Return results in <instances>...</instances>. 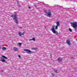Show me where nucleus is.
Masks as SVG:
<instances>
[{
	"label": "nucleus",
	"mask_w": 77,
	"mask_h": 77,
	"mask_svg": "<svg viewBox=\"0 0 77 77\" xmlns=\"http://www.w3.org/2000/svg\"><path fill=\"white\" fill-rule=\"evenodd\" d=\"M45 12L47 14V16L49 18H52L53 16H52V14H51V12L50 10H47L45 11Z\"/></svg>",
	"instance_id": "1"
},
{
	"label": "nucleus",
	"mask_w": 77,
	"mask_h": 77,
	"mask_svg": "<svg viewBox=\"0 0 77 77\" xmlns=\"http://www.w3.org/2000/svg\"><path fill=\"white\" fill-rule=\"evenodd\" d=\"M71 24V26L72 27L75 29H77V22H73L71 23H70Z\"/></svg>",
	"instance_id": "2"
},
{
	"label": "nucleus",
	"mask_w": 77,
	"mask_h": 77,
	"mask_svg": "<svg viewBox=\"0 0 77 77\" xmlns=\"http://www.w3.org/2000/svg\"><path fill=\"white\" fill-rule=\"evenodd\" d=\"M51 30L52 32L54 34H56V35H58L59 33L57 32V31H56V30H55V29H54V26H52V28L51 29Z\"/></svg>",
	"instance_id": "3"
},
{
	"label": "nucleus",
	"mask_w": 77,
	"mask_h": 77,
	"mask_svg": "<svg viewBox=\"0 0 77 77\" xmlns=\"http://www.w3.org/2000/svg\"><path fill=\"white\" fill-rule=\"evenodd\" d=\"M11 17H14L13 18V20H15V22L16 23V24H18V19H17V17L16 15H14V16L13 15H11Z\"/></svg>",
	"instance_id": "4"
},
{
	"label": "nucleus",
	"mask_w": 77,
	"mask_h": 77,
	"mask_svg": "<svg viewBox=\"0 0 77 77\" xmlns=\"http://www.w3.org/2000/svg\"><path fill=\"white\" fill-rule=\"evenodd\" d=\"M24 51H26V52H28V54H31L33 53V52L32 51L28 49H25L24 50Z\"/></svg>",
	"instance_id": "5"
},
{
	"label": "nucleus",
	"mask_w": 77,
	"mask_h": 77,
	"mask_svg": "<svg viewBox=\"0 0 77 77\" xmlns=\"http://www.w3.org/2000/svg\"><path fill=\"white\" fill-rule=\"evenodd\" d=\"M57 60L59 62H61L62 61V59L60 57H58Z\"/></svg>",
	"instance_id": "6"
},
{
	"label": "nucleus",
	"mask_w": 77,
	"mask_h": 77,
	"mask_svg": "<svg viewBox=\"0 0 77 77\" xmlns=\"http://www.w3.org/2000/svg\"><path fill=\"white\" fill-rule=\"evenodd\" d=\"M24 32H23V33H21L20 32H19L18 35H19L20 36H21L22 35H24Z\"/></svg>",
	"instance_id": "7"
},
{
	"label": "nucleus",
	"mask_w": 77,
	"mask_h": 77,
	"mask_svg": "<svg viewBox=\"0 0 77 77\" xmlns=\"http://www.w3.org/2000/svg\"><path fill=\"white\" fill-rule=\"evenodd\" d=\"M66 42L69 45H71V43L70 42V41L69 40H67L66 41Z\"/></svg>",
	"instance_id": "8"
},
{
	"label": "nucleus",
	"mask_w": 77,
	"mask_h": 77,
	"mask_svg": "<svg viewBox=\"0 0 77 77\" xmlns=\"http://www.w3.org/2000/svg\"><path fill=\"white\" fill-rule=\"evenodd\" d=\"M56 24L57 26H60V22H59V21H57L56 22Z\"/></svg>",
	"instance_id": "9"
},
{
	"label": "nucleus",
	"mask_w": 77,
	"mask_h": 77,
	"mask_svg": "<svg viewBox=\"0 0 77 77\" xmlns=\"http://www.w3.org/2000/svg\"><path fill=\"white\" fill-rule=\"evenodd\" d=\"M1 61H2V62H6V60L4 59L1 60Z\"/></svg>",
	"instance_id": "10"
},
{
	"label": "nucleus",
	"mask_w": 77,
	"mask_h": 77,
	"mask_svg": "<svg viewBox=\"0 0 77 77\" xmlns=\"http://www.w3.org/2000/svg\"><path fill=\"white\" fill-rule=\"evenodd\" d=\"M14 50L15 51H18V48H14Z\"/></svg>",
	"instance_id": "11"
},
{
	"label": "nucleus",
	"mask_w": 77,
	"mask_h": 77,
	"mask_svg": "<svg viewBox=\"0 0 77 77\" xmlns=\"http://www.w3.org/2000/svg\"><path fill=\"white\" fill-rule=\"evenodd\" d=\"M2 57L4 58L5 59H8V58H7L5 56L2 55Z\"/></svg>",
	"instance_id": "12"
},
{
	"label": "nucleus",
	"mask_w": 77,
	"mask_h": 77,
	"mask_svg": "<svg viewBox=\"0 0 77 77\" xmlns=\"http://www.w3.org/2000/svg\"><path fill=\"white\" fill-rule=\"evenodd\" d=\"M54 71L56 73H58V72H57V70H56L55 69H53Z\"/></svg>",
	"instance_id": "13"
},
{
	"label": "nucleus",
	"mask_w": 77,
	"mask_h": 77,
	"mask_svg": "<svg viewBox=\"0 0 77 77\" xmlns=\"http://www.w3.org/2000/svg\"><path fill=\"white\" fill-rule=\"evenodd\" d=\"M58 26L57 25L55 27V29L56 30H57V29H58Z\"/></svg>",
	"instance_id": "14"
},
{
	"label": "nucleus",
	"mask_w": 77,
	"mask_h": 77,
	"mask_svg": "<svg viewBox=\"0 0 77 77\" xmlns=\"http://www.w3.org/2000/svg\"><path fill=\"white\" fill-rule=\"evenodd\" d=\"M2 50H6V48L5 47H3V48H2Z\"/></svg>",
	"instance_id": "15"
},
{
	"label": "nucleus",
	"mask_w": 77,
	"mask_h": 77,
	"mask_svg": "<svg viewBox=\"0 0 77 77\" xmlns=\"http://www.w3.org/2000/svg\"><path fill=\"white\" fill-rule=\"evenodd\" d=\"M69 31L70 32H72V29H71L69 28Z\"/></svg>",
	"instance_id": "16"
},
{
	"label": "nucleus",
	"mask_w": 77,
	"mask_h": 77,
	"mask_svg": "<svg viewBox=\"0 0 77 77\" xmlns=\"http://www.w3.org/2000/svg\"><path fill=\"white\" fill-rule=\"evenodd\" d=\"M32 40L34 41H35V38H34V37L33 38H32Z\"/></svg>",
	"instance_id": "17"
},
{
	"label": "nucleus",
	"mask_w": 77,
	"mask_h": 77,
	"mask_svg": "<svg viewBox=\"0 0 77 77\" xmlns=\"http://www.w3.org/2000/svg\"><path fill=\"white\" fill-rule=\"evenodd\" d=\"M18 45H21V43L19 42L18 43Z\"/></svg>",
	"instance_id": "18"
},
{
	"label": "nucleus",
	"mask_w": 77,
	"mask_h": 77,
	"mask_svg": "<svg viewBox=\"0 0 77 77\" xmlns=\"http://www.w3.org/2000/svg\"><path fill=\"white\" fill-rule=\"evenodd\" d=\"M37 49H38V48H34V50H37Z\"/></svg>",
	"instance_id": "19"
},
{
	"label": "nucleus",
	"mask_w": 77,
	"mask_h": 77,
	"mask_svg": "<svg viewBox=\"0 0 77 77\" xmlns=\"http://www.w3.org/2000/svg\"><path fill=\"white\" fill-rule=\"evenodd\" d=\"M34 49H35V48H32V50H34Z\"/></svg>",
	"instance_id": "20"
},
{
	"label": "nucleus",
	"mask_w": 77,
	"mask_h": 77,
	"mask_svg": "<svg viewBox=\"0 0 77 77\" xmlns=\"http://www.w3.org/2000/svg\"><path fill=\"white\" fill-rule=\"evenodd\" d=\"M51 75H53V76H54V74H53V73H51Z\"/></svg>",
	"instance_id": "21"
},
{
	"label": "nucleus",
	"mask_w": 77,
	"mask_h": 77,
	"mask_svg": "<svg viewBox=\"0 0 77 77\" xmlns=\"http://www.w3.org/2000/svg\"><path fill=\"white\" fill-rule=\"evenodd\" d=\"M32 39H30L29 41H32Z\"/></svg>",
	"instance_id": "22"
},
{
	"label": "nucleus",
	"mask_w": 77,
	"mask_h": 77,
	"mask_svg": "<svg viewBox=\"0 0 77 77\" xmlns=\"http://www.w3.org/2000/svg\"><path fill=\"white\" fill-rule=\"evenodd\" d=\"M17 3H19V1H17Z\"/></svg>",
	"instance_id": "23"
},
{
	"label": "nucleus",
	"mask_w": 77,
	"mask_h": 77,
	"mask_svg": "<svg viewBox=\"0 0 77 77\" xmlns=\"http://www.w3.org/2000/svg\"><path fill=\"white\" fill-rule=\"evenodd\" d=\"M1 48H2V46H1V45H0V49Z\"/></svg>",
	"instance_id": "24"
},
{
	"label": "nucleus",
	"mask_w": 77,
	"mask_h": 77,
	"mask_svg": "<svg viewBox=\"0 0 77 77\" xmlns=\"http://www.w3.org/2000/svg\"><path fill=\"white\" fill-rule=\"evenodd\" d=\"M18 56L19 57H21V56H20V55H18Z\"/></svg>",
	"instance_id": "25"
},
{
	"label": "nucleus",
	"mask_w": 77,
	"mask_h": 77,
	"mask_svg": "<svg viewBox=\"0 0 77 77\" xmlns=\"http://www.w3.org/2000/svg\"><path fill=\"white\" fill-rule=\"evenodd\" d=\"M29 9H31V8H30V7H29Z\"/></svg>",
	"instance_id": "26"
}]
</instances>
